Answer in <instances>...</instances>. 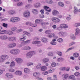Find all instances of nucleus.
Listing matches in <instances>:
<instances>
[{
    "mask_svg": "<svg viewBox=\"0 0 80 80\" xmlns=\"http://www.w3.org/2000/svg\"><path fill=\"white\" fill-rule=\"evenodd\" d=\"M20 52V50L17 49H12L10 51V53L13 55H17Z\"/></svg>",
    "mask_w": 80,
    "mask_h": 80,
    "instance_id": "obj_1",
    "label": "nucleus"
},
{
    "mask_svg": "<svg viewBox=\"0 0 80 80\" xmlns=\"http://www.w3.org/2000/svg\"><path fill=\"white\" fill-rule=\"evenodd\" d=\"M33 75L34 77H36V78L38 80H43L42 78L38 77L40 75V73L39 72H34L33 73Z\"/></svg>",
    "mask_w": 80,
    "mask_h": 80,
    "instance_id": "obj_2",
    "label": "nucleus"
},
{
    "mask_svg": "<svg viewBox=\"0 0 80 80\" xmlns=\"http://www.w3.org/2000/svg\"><path fill=\"white\" fill-rule=\"evenodd\" d=\"M23 15L26 18H28L30 17V13L28 10H26L23 13Z\"/></svg>",
    "mask_w": 80,
    "mask_h": 80,
    "instance_id": "obj_3",
    "label": "nucleus"
},
{
    "mask_svg": "<svg viewBox=\"0 0 80 80\" xmlns=\"http://www.w3.org/2000/svg\"><path fill=\"white\" fill-rule=\"evenodd\" d=\"M36 53V52L34 51H31L28 52L26 55L28 57V58H31L32 57L33 55H35Z\"/></svg>",
    "mask_w": 80,
    "mask_h": 80,
    "instance_id": "obj_4",
    "label": "nucleus"
},
{
    "mask_svg": "<svg viewBox=\"0 0 80 80\" xmlns=\"http://www.w3.org/2000/svg\"><path fill=\"white\" fill-rule=\"evenodd\" d=\"M20 19L19 18L13 17L11 18L10 21L11 22H16L20 21Z\"/></svg>",
    "mask_w": 80,
    "mask_h": 80,
    "instance_id": "obj_5",
    "label": "nucleus"
},
{
    "mask_svg": "<svg viewBox=\"0 0 80 80\" xmlns=\"http://www.w3.org/2000/svg\"><path fill=\"white\" fill-rule=\"evenodd\" d=\"M51 20L54 23H59L60 22V20L56 17H53L52 18Z\"/></svg>",
    "mask_w": 80,
    "mask_h": 80,
    "instance_id": "obj_6",
    "label": "nucleus"
},
{
    "mask_svg": "<svg viewBox=\"0 0 80 80\" xmlns=\"http://www.w3.org/2000/svg\"><path fill=\"white\" fill-rule=\"evenodd\" d=\"M17 45V44L14 42L11 43L8 46V47L9 48H13Z\"/></svg>",
    "mask_w": 80,
    "mask_h": 80,
    "instance_id": "obj_7",
    "label": "nucleus"
},
{
    "mask_svg": "<svg viewBox=\"0 0 80 80\" xmlns=\"http://www.w3.org/2000/svg\"><path fill=\"white\" fill-rule=\"evenodd\" d=\"M58 35L60 37H65L66 36V33L64 32L61 31L58 32Z\"/></svg>",
    "mask_w": 80,
    "mask_h": 80,
    "instance_id": "obj_8",
    "label": "nucleus"
},
{
    "mask_svg": "<svg viewBox=\"0 0 80 80\" xmlns=\"http://www.w3.org/2000/svg\"><path fill=\"white\" fill-rule=\"evenodd\" d=\"M15 75H19V76H21L22 75V72L20 71H16L14 73Z\"/></svg>",
    "mask_w": 80,
    "mask_h": 80,
    "instance_id": "obj_9",
    "label": "nucleus"
},
{
    "mask_svg": "<svg viewBox=\"0 0 80 80\" xmlns=\"http://www.w3.org/2000/svg\"><path fill=\"white\" fill-rule=\"evenodd\" d=\"M44 9L46 11H47L48 12H51V9H50L49 7L47 6H44Z\"/></svg>",
    "mask_w": 80,
    "mask_h": 80,
    "instance_id": "obj_10",
    "label": "nucleus"
},
{
    "mask_svg": "<svg viewBox=\"0 0 80 80\" xmlns=\"http://www.w3.org/2000/svg\"><path fill=\"white\" fill-rule=\"evenodd\" d=\"M30 43V40H28L26 41L22 42H21V44L20 45V47H22L23 46V44L25 43Z\"/></svg>",
    "mask_w": 80,
    "mask_h": 80,
    "instance_id": "obj_11",
    "label": "nucleus"
},
{
    "mask_svg": "<svg viewBox=\"0 0 80 80\" xmlns=\"http://www.w3.org/2000/svg\"><path fill=\"white\" fill-rule=\"evenodd\" d=\"M0 39L1 40H5L8 39V36L6 35H4L0 36Z\"/></svg>",
    "mask_w": 80,
    "mask_h": 80,
    "instance_id": "obj_12",
    "label": "nucleus"
},
{
    "mask_svg": "<svg viewBox=\"0 0 80 80\" xmlns=\"http://www.w3.org/2000/svg\"><path fill=\"white\" fill-rule=\"evenodd\" d=\"M6 76L9 78H13V75H12V73H7L6 74Z\"/></svg>",
    "mask_w": 80,
    "mask_h": 80,
    "instance_id": "obj_13",
    "label": "nucleus"
},
{
    "mask_svg": "<svg viewBox=\"0 0 80 80\" xmlns=\"http://www.w3.org/2000/svg\"><path fill=\"white\" fill-rule=\"evenodd\" d=\"M22 50H28L31 49V48L29 46H24L22 48Z\"/></svg>",
    "mask_w": 80,
    "mask_h": 80,
    "instance_id": "obj_14",
    "label": "nucleus"
},
{
    "mask_svg": "<svg viewBox=\"0 0 80 80\" xmlns=\"http://www.w3.org/2000/svg\"><path fill=\"white\" fill-rule=\"evenodd\" d=\"M52 14L54 16L58 15L59 14V12L57 10H54L52 12Z\"/></svg>",
    "mask_w": 80,
    "mask_h": 80,
    "instance_id": "obj_15",
    "label": "nucleus"
},
{
    "mask_svg": "<svg viewBox=\"0 0 80 80\" xmlns=\"http://www.w3.org/2000/svg\"><path fill=\"white\" fill-rule=\"evenodd\" d=\"M1 58L3 59L4 60H6V59H8L9 57L8 55H3L1 56Z\"/></svg>",
    "mask_w": 80,
    "mask_h": 80,
    "instance_id": "obj_16",
    "label": "nucleus"
},
{
    "mask_svg": "<svg viewBox=\"0 0 80 80\" xmlns=\"http://www.w3.org/2000/svg\"><path fill=\"white\" fill-rule=\"evenodd\" d=\"M60 27L62 28H67L68 26L67 25L65 24H62L60 25Z\"/></svg>",
    "mask_w": 80,
    "mask_h": 80,
    "instance_id": "obj_17",
    "label": "nucleus"
},
{
    "mask_svg": "<svg viewBox=\"0 0 80 80\" xmlns=\"http://www.w3.org/2000/svg\"><path fill=\"white\" fill-rule=\"evenodd\" d=\"M16 38L15 37H10L8 38V40L10 42H12L14 40H15Z\"/></svg>",
    "mask_w": 80,
    "mask_h": 80,
    "instance_id": "obj_18",
    "label": "nucleus"
},
{
    "mask_svg": "<svg viewBox=\"0 0 80 80\" xmlns=\"http://www.w3.org/2000/svg\"><path fill=\"white\" fill-rule=\"evenodd\" d=\"M16 61L17 63H20L22 62L23 60L22 59L20 58H16Z\"/></svg>",
    "mask_w": 80,
    "mask_h": 80,
    "instance_id": "obj_19",
    "label": "nucleus"
},
{
    "mask_svg": "<svg viewBox=\"0 0 80 80\" xmlns=\"http://www.w3.org/2000/svg\"><path fill=\"white\" fill-rule=\"evenodd\" d=\"M32 12L35 15H37L38 13V11L37 9H33L32 10Z\"/></svg>",
    "mask_w": 80,
    "mask_h": 80,
    "instance_id": "obj_20",
    "label": "nucleus"
},
{
    "mask_svg": "<svg viewBox=\"0 0 80 80\" xmlns=\"http://www.w3.org/2000/svg\"><path fill=\"white\" fill-rule=\"evenodd\" d=\"M62 76V77H64V78H65V79L66 80H67V79L68 78L69 75H68V74H63Z\"/></svg>",
    "mask_w": 80,
    "mask_h": 80,
    "instance_id": "obj_21",
    "label": "nucleus"
},
{
    "mask_svg": "<svg viewBox=\"0 0 80 80\" xmlns=\"http://www.w3.org/2000/svg\"><path fill=\"white\" fill-rule=\"evenodd\" d=\"M76 32L75 33V35H77L79 33H80V29H79L78 28H77L75 30Z\"/></svg>",
    "mask_w": 80,
    "mask_h": 80,
    "instance_id": "obj_22",
    "label": "nucleus"
},
{
    "mask_svg": "<svg viewBox=\"0 0 80 80\" xmlns=\"http://www.w3.org/2000/svg\"><path fill=\"white\" fill-rule=\"evenodd\" d=\"M47 67L45 66H43L41 67V71H44L47 70Z\"/></svg>",
    "mask_w": 80,
    "mask_h": 80,
    "instance_id": "obj_23",
    "label": "nucleus"
},
{
    "mask_svg": "<svg viewBox=\"0 0 80 80\" xmlns=\"http://www.w3.org/2000/svg\"><path fill=\"white\" fill-rule=\"evenodd\" d=\"M34 7L36 8L40 7V3L38 2H37L34 4Z\"/></svg>",
    "mask_w": 80,
    "mask_h": 80,
    "instance_id": "obj_24",
    "label": "nucleus"
},
{
    "mask_svg": "<svg viewBox=\"0 0 80 80\" xmlns=\"http://www.w3.org/2000/svg\"><path fill=\"white\" fill-rule=\"evenodd\" d=\"M42 21L43 20L42 19H37L35 20V22L36 23H40L41 22H42Z\"/></svg>",
    "mask_w": 80,
    "mask_h": 80,
    "instance_id": "obj_25",
    "label": "nucleus"
},
{
    "mask_svg": "<svg viewBox=\"0 0 80 80\" xmlns=\"http://www.w3.org/2000/svg\"><path fill=\"white\" fill-rule=\"evenodd\" d=\"M58 5L60 7H64V4L61 2H59L58 3Z\"/></svg>",
    "mask_w": 80,
    "mask_h": 80,
    "instance_id": "obj_26",
    "label": "nucleus"
},
{
    "mask_svg": "<svg viewBox=\"0 0 80 80\" xmlns=\"http://www.w3.org/2000/svg\"><path fill=\"white\" fill-rule=\"evenodd\" d=\"M69 78L72 80H75V78L74 75H71L69 77Z\"/></svg>",
    "mask_w": 80,
    "mask_h": 80,
    "instance_id": "obj_27",
    "label": "nucleus"
},
{
    "mask_svg": "<svg viewBox=\"0 0 80 80\" xmlns=\"http://www.w3.org/2000/svg\"><path fill=\"white\" fill-rule=\"evenodd\" d=\"M8 13L10 15H14L15 13V12L13 10H11L9 11Z\"/></svg>",
    "mask_w": 80,
    "mask_h": 80,
    "instance_id": "obj_28",
    "label": "nucleus"
},
{
    "mask_svg": "<svg viewBox=\"0 0 80 80\" xmlns=\"http://www.w3.org/2000/svg\"><path fill=\"white\" fill-rule=\"evenodd\" d=\"M42 41L43 42H47L48 41V39H47V38H42Z\"/></svg>",
    "mask_w": 80,
    "mask_h": 80,
    "instance_id": "obj_29",
    "label": "nucleus"
},
{
    "mask_svg": "<svg viewBox=\"0 0 80 80\" xmlns=\"http://www.w3.org/2000/svg\"><path fill=\"white\" fill-rule=\"evenodd\" d=\"M15 63L14 61H12L10 65V67H13V66H15Z\"/></svg>",
    "mask_w": 80,
    "mask_h": 80,
    "instance_id": "obj_30",
    "label": "nucleus"
},
{
    "mask_svg": "<svg viewBox=\"0 0 80 80\" xmlns=\"http://www.w3.org/2000/svg\"><path fill=\"white\" fill-rule=\"evenodd\" d=\"M73 57L75 58H77L79 56V54L78 53L76 52L73 54Z\"/></svg>",
    "mask_w": 80,
    "mask_h": 80,
    "instance_id": "obj_31",
    "label": "nucleus"
},
{
    "mask_svg": "<svg viewBox=\"0 0 80 80\" xmlns=\"http://www.w3.org/2000/svg\"><path fill=\"white\" fill-rule=\"evenodd\" d=\"M55 36V35L54 33H52L49 36H48V37L49 38H52V37H54Z\"/></svg>",
    "mask_w": 80,
    "mask_h": 80,
    "instance_id": "obj_32",
    "label": "nucleus"
},
{
    "mask_svg": "<svg viewBox=\"0 0 80 80\" xmlns=\"http://www.w3.org/2000/svg\"><path fill=\"white\" fill-rule=\"evenodd\" d=\"M24 71L25 73H28L30 72V69L28 68H25L24 70Z\"/></svg>",
    "mask_w": 80,
    "mask_h": 80,
    "instance_id": "obj_33",
    "label": "nucleus"
},
{
    "mask_svg": "<svg viewBox=\"0 0 80 80\" xmlns=\"http://www.w3.org/2000/svg\"><path fill=\"white\" fill-rule=\"evenodd\" d=\"M40 43V42L38 41H33L32 42V44H34V45L38 44Z\"/></svg>",
    "mask_w": 80,
    "mask_h": 80,
    "instance_id": "obj_34",
    "label": "nucleus"
},
{
    "mask_svg": "<svg viewBox=\"0 0 80 80\" xmlns=\"http://www.w3.org/2000/svg\"><path fill=\"white\" fill-rule=\"evenodd\" d=\"M48 24H49V23L48 22H42L41 23V25L42 26L47 25H48Z\"/></svg>",
    "mask_w": 80,
    "mask_h": 80,
    "instance_id": "obj_35",
    "label": "nucleus"
},
{
    "mask_svg": "<svg viewBox=\"0 0 80 80\" xmlns=\"http://www.w3.org/2000/svg\"><path fill=\"white\" fill-rule=\"evenodd\" d=\"M74 75L76 77H80V73L79 72H76L74 73Z\"/></svg>",
    "mask_w": 80,
    "mask_h": 80,
    "instance_id": "obj_36",
    "label": "nucleus"
},
{
    "mask_svg": "<svg viewBox=\"0 0 80 80\" xmlns=\"http://www.w3.org/2000/svg\"><path fill=\"white\" fill-rule=\"evenodd\" d=\"M58 42L59 43H62L63 42V40L62 38H59L58 39Z\"/></svg>",
    "mask_w": 80,
    "mask_h": 80,
    "instance_id": "obj_37",
    "label": "nucleus"
},
{
    "mask_svg": "<svg viewBox=\"0 0 80 80\" xmlns=\"http://www.w3.org/2000/svg\"><path fill=\"white\" fill-rule=\"evenodd\" d=\"M11 30L12 31H15L17 32V28L14 27L12 28Z\"/></svg>",
    "mask_w": 80,
    "mask_h": 80,
    "instance_id": "obj_38",
    "label": "nucleus"
},
{
    "mask_svg": "<svg viewBox=\"0 0 80 80\" xmlns=\"http://www.w3.org/2000/svg\"><path fill=\"white\" fill-rule=\"evenodd\" d=\"M49 61V59L48 58H45L43 59V62L45 63H46L47 62H48Z\"/></svg>",
    "mask_w": 80,
    "mask_h": 80,
    "instance_id": "obj_39",
    "label": "nucleus"
},
{
    "mask_svg": "<svg viewBox=\"0 0 80 80\" xmlns=\"http://www.w3.org/2000/svg\"><path fill=\"white\" fill-rule=\"evenodd\" d=\"M5 69H3L2 70L0 69V75H2V74L3 72H5Z\"/></svg>",
    "mask_w": 80,
    "mask_h": 80,
    "instance_id": "obj_40",
    "label": "nucleus"
},
{
    "mask_svg": "<svg viewBox=\"0 0 80 80\" xmlns=\"http://www.w3.org/2000/svg\"><path fill=\"white\" fill-rule=\"evenodd\" d=\"M2 26L5 28H7V27H8V24L7 23H3L2 24Z\"/></svg>",
    "mask_w": 80,
    "mask_h": 80,
    "instance_id": "obj_41",
    "label": "nucleus"
},
{
    "mask_svg": "<svg viewBox=\"0 0 80 80\" xmlns=\"http://www.w3.org/2000/svg\"><path fill=\"white\" fill-rule=\"evenodd\" d=\"M54 71H55V69H51L48 71V72H49V73H52L54 72Z\"/></svg>",
    "mask_w": 80,
    "mask_h": 80,
    "instance_id": "obj_42",
    "label": "nucleus"
},
{
    "mask_svg": "<svg viewBox=\"0 0 80 80\" xmlns=\"http://www.w3.org/2000/svg\"><path fill=\"white\" fill-rule=\"evenodd\" d=\"M13 33V32H12L11 31H8L7 32V34H8V35H12Z\"/></svg>",
    "mask_w": 80,
    "mask_h": 80,
    "instance_id": "obj_43",
    "label": "nucleus"
},
{
    "mask_svg": "<svg viewBox=\"0 0 80 80\" xmlns=\"http://www.w3.org/2000/svg\"><path fill=\"white\" fill-rule=\"evenodd\" d=\"M48 55L49 57H52V56L53 55V54L52 52H49L48 53Z\"/></svg>",
    "mask_w": 80,
    "mask_h": 80,
    "instance_id": "obj_44",
    "label": "nucleus"
},
{
    "mask_svg": "<svg viewBox=\"0 0 80 80\" xmlns=\"http://www.w3.org/2000/svg\"><path fill=\"white\" fill-rule=\"evenodd\" d=\"M63 61V58H58V62H62V61Z\"/></svg>",
    "mask_w": 80,
    "mask_h": 80,
    "instance_id": "obj_45",
    "label": "nucleus"
},
{
    "mask_svg": "<svg viewBox=\"0 0 80 80\" xmlns=\"http://www.w3.org/2000/svg\"><path fill=\"white\" fill-rule=\"evenodd\" d=\"M7 32V31L6 30H2V31L0 33L1 34H4V33H5Z\"/></svg>",
    "mask_w": 80,
    "mask_h": 80,
    "instance_id": "obj_46",
    "label": "nucleus"
},
{
    "mask_svg": "<svg viewBox=\"0 0 80 80\" xmlns=\"http://www.w3.org/2000/svg\"><path fill=\"white\" fill-rule=\"evenodd\" d=\"M45 33L47 34H50L51 33V31L50 30H47L46 31Z\"/></svg>",
    "mask_w": 80,
    "mask_h": 80,
    "instance_id": "obj_47",
    "label": "nucleus"
},
{
    "mask_svg": "<svg viewBox=\"0 0 80 80\" xmlns=\"http://www.w3.org/2000/svg\"><path fill=\"white\" fill-rule=\"evenodd\" d=\"M74 13H76L77 12H78V10H77V8L75 7H74Z\"/></svg>",
    "mask_w": 80,
    "mask_h": 80,
    "instance_id": "obj_48",
    "label": "nucleus"
},
{
    "mask_svg": "<svg viewBox=\"0 0 80 80\" xmlns=\"http://www.w3.org/2000/svg\"><path fill=\"white\" fill-rule=\"evenodd\" d=\"M51 65L52 67H56V63H55V62H52L51 64Z\"/></svg>",
    "mask_w": 80,
    "mask_h": 80,
    "instance_id": "obj_49",
    "label": "nucleus"
},
{
    "mask_svg": "<svg viewBox=\"0 0 80 80\" xmlns=\"http://www.w3.org/2000/svg\"><path fill=\"white\" fill-rule=\"evenodd\" d=\"M57 53L59 56H62V53L58 51L57 52Z\"/></svg>",
    "mask_w": 80,
    "mask_h": 80,
    "instance_id": "obj_50",
    "label": "nucleus"
},
{
    "mask_svg": "<svg viewBox=\"0 0 80 80\" xmlns=\"http://www.w3.org/2000/svg\"><path fill=\"white\" fill-rule=\"evenodd\" d=\"M26 24L27 25H30V26H31V25H32V22H27L26 23Z\"/></svg>",
    "mask_w": 80,
    "mask_h": 80,
    "instance_id": "obj_51",
    "label": "nucleus"
},
{
    "mask_svg": "<svg viewBox=\"0 0 80 80\" xmlns=\"http://www.w3.org/2000/svg\"><path fill=\"white\" fill-rule=\"evenodd\" d=\"M22 5H23V3L21 2H19L17 3V5L18 6H21Z\"/></svg>",
    "mask_w": 80,
    "mask_h": 80,
    "instance_id": "obj_52",
    "label": "nucleus"
},
{
    "mask_svg": "<svg viewBox=\"0 0 80 80\" xmlns=\"http://www.w3.org/2000/svg\"><path fill=\"white\" fill-rule=\"evenodd\" d=\"M65 67H63V68H60V70L62 71H64V70H65Z\"/></svg>",
    "mask_w": 80,
    "mask_h": 80,
    "instance_id": "obj_53",
    "label": "nucleus"
},
{
    "mask_svg": "<svg viewBox=\"0 0 80 80\" xmlns=\"http://www.w3.org/2000/svg\"><path fill=\"white\" fill-rule=\"evenodd\" d=\"M33 64V63L32 62H29L27 63V65L28 66H31V65H32Z\"/></svg>",
    "mask_w": 80,
    "mask_h": 80,
    "instance_id": "obj_54",
    "label": "nucleus"
},
{
    "mask_svg": "<svg viewBox=\"0 0 80 80\" xmlns=\"http://www.w3.org/2000/svg\"><path fill=\"white\" fill-rule=\"evenodd\" d=\"M31 6L30 5H27L26 6L25 8H30Z\"/></svg>",
    "mask_w": 80,
    "mask_h": 80,
    "instance_id": "obj_55",
    "label": "nucleus"
},
{
    "mask_svg": "<svg viewBox=\"0 0 80 80\" xmlns=\"http://www.w3.org/2000/svg\"><path fill=\"white\" fill-rule=\"evenodd\" d=\"M37 24L36 23H34V24H31V26L32 27H37Z\"/></svg>",
    "mask_w": 80,
    "mask_h": 80,
    "instance_id": "obj_56",
    "label": "nucleus"
},
{
    "mask_svg": "<svg viewBox=\"0 0 80 80\" xmlns=\"http://www.w3.org/2000/svg\"><path fill=\"white\" fill-rule=\"evenodd\" d=\"M26 39V38H25L23 37V38H21L19 39L20 41H24Z\"/></svg>",
    "mask_w": 80,
    "mask_h": 80,
    "instance_id": "obj_57",
    "label": "nucleus"
},
{
    "mask_svg": "<svg viewBox=\"0 0 80 80\" xmlns=\"http://www.w3.org/2000/svg\"><path fill=\"white\" fill-rule=\"evenodd\" d=\"M74 47H72L68 49V50H67V52H68V51H70V50H73V49H74Z\"/></svg>",
    "mask_w": 80,
    "mask_h": 80,
    "instance_id": "obj_58",
    "label": "nucleus"
},
{
    "mask_svg": "<svg viewBox=\"0 0 80 80\" xmlns=\"http://www.w3.org/2000/svg\"><path fill=\"white\" fill-rule=\"evenodd\" d=\"M50 43L51 45H55L57 44V42H51Z\"/></svg>",
    "mask_w": 80,
    "mask_h": 80,
    "instance_id": "obj_59",
    "label": "nucleus"
},
{
    "mask_svg": "<svg viewBox=\"0 0 80 80\" xmlns=\"http://www.w3.org/2000/svg\"><path fill=\"white\" fill-rule=\"evenodd\" d=\"M22 29H19L18 30H17L16 32L17 33H19V32H22Z\"/></svg>",
    "mask_w": 80,
    "mask_h": 80,
    "instance_id": "obj_60",
    "label": "nucleus"
},
{
    "mask_svg": "<svg viewBox=\"0 0 80 80\" xmlns=\"http://www.w3.org/2000/svg\"><path fill=\"white\" fill-rule=\"evenodd\" d=\"M75 42H72L69 44V46L70 47V46H72V45H74V44H75Z\"/></svg>",
    "mask_w": 80,
    "mask_h": 80,
    "instance_id": "obj_61",
    "label": "nucleus"
},
{
    "mask_svg": "<svg viewBox=\"0 0 80 80\" xmlns=\"http://www.w3.org/2000/svg\"><path fill=\"white\" fill-rule=\"evenodd\" d=\"M9 71L10 72H15V70L13 69H9Z\"/></svg>",
    "mask_w": 80,
    "mask_h": 80,
    "instance_id": "obj_62",
    "label": "nucleus"
},
{
    "mask_svg": "<svg viewBox=\"0 0 80 80\" xmlns=\"http://www.w3.org/2000/svg\"><path fill=\"white\" fill-rule=\"evenodd\" d=\"M57 30H58L59 31H60L62 30V27H58L57 28Z\"/></svg>",
    "mask_w": 80,
    "mask_h": 80,
    "instance_id": "obj_63",
    "label": "nucleus"
},
{
    "mask_svg": "<svg viewBox=\"0 0 80 80\" xmlns=\"http://www.w3.org/2000/svg\"><path fill=\"white\" fill-rule=\"evenodd\" d=\"M4 61H5V60L3 59H2V58H1L0 59V62H3Z\"/></svg>",
    "mask_w": 80,
    "mask_h": 80,
    "instance_id": "obj_64",
    "label": "nucleus"
}]
</instances>
